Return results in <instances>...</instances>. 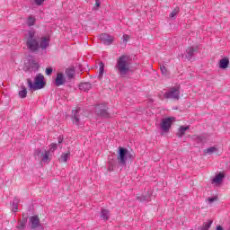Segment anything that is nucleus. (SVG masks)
Wrapping results in <instances>:
<instances>
[{
	"label": "nucleus",
	"instance_id": "4be33fe9",
	"mask_svg": "<svg viewBox=\"0 0 230 230\" xmlns=\"http://www.w3.org/2000/svg\"><path fill=\"white\" fill-rule=\"evenodd\" d=\"M212 225H213V221L208 220V222H205L203 226L199 228V230H209Z\"/></svg>",
	"mask_w": 230,
	"mask_h": 230
},
{
	"label": "nucleus",
	"instance_id": "f03ea898",
	"mask_svg": "<svg viewBox=\"0 0 230 230\" xmlns=\"http://www.w3.org/2000/svg\"><path fill=\"white\" fill-rule=\"evenodd\" d=\"M130 58H128L127 55H122L117 59L115 71L119 76L125 78V76L130 73Z\"/></svg>",
	"mask_w": 230,
	"mask_h": 230
},
{
	"label": "nucleus",
	"instance_id": "39448f33",
	"mask_svg": "<svg viewBox=\"0 0 230 230\" xmlns=\"http://www.w3.org/2000/svg\"><path fill=\"white\" fill-rule=\"evenodd\" d=\"M128 155V150L123 147L119 148V156H118V161L119 164H122L125 166L127 164V156Z\"/></svg>",
	"mask_w": 230,
	"mask_h": 230
},
{
	"label": "nucleus",
	"instance_id": "f3484780",
	"mask_svg": "<svg viewBox=\"0 0 230 230\" xmlns=\"http://www.w3.org/2000/svg\"><path fill=\"white\" fill-rule=\"evenodd\" d=\"M91 87H93L91 83H82L79 84L80 91H90Z\"/></svg>",
	"mask_w": 230,
	"mask_h": 230
},
{
	"label": "nucleus",
	"instance_id": "7ed1b4c3",
	"mask_svg": "<svg viewBox=\"0 0 230 230\" xmlns=\"http://www.w3.org/2000/svg\"><path fill=\"white\" fill-rule=\"evenodd\" d=\"M27 84L29 91H39V89L44 88V75L42 74H38L33 81L31 79H27Z\"/></svg>",
	"mask_w": 230,
	"mask_h": 230
},
{
	"label": "nucleus",
	"instance_id": "ddd939ff",
	"mask_svg": "<svg viewBox=\"0 0 230 230\" xmlns=\"http://www.w3.org/2000/svg\"><path fill=\"white\" fill-rule=\"evenodd\" d=\"M29 71H37L39 69V63L35 62L34 59H29Z\"/></svg>",
	"mask_w": 230,
	"mask_h": 230
},
{
	"label": "nucleus",
	"instance_id": "6ab92c4d",
	"mask_svg": "<svg viewBox=\"0 0 230 230\" xmlns=\"http://www.w3.org/2000/svg\"><path fill=\"white\" fill-rule=\"evenodd\" d=\"M105 71V64L103 62H101L99 64V78L102 80L103 78V73Z\"/></svg>",
	"mask_w": 230,
	"mask_h": 230
},
{
	"label": "nucleus",
	"instance_id": "b1692460",
	"mask_svg": "<svg viewBox=\"0 0 230 230\" xmlns=\"http://www.w3.org/2000/svg\"><path fill=\"white\" fill-rule=\"evenodd\" d=\"M70 153H63L59 159L60 163H67V159H69Z\"/></svg>",
	"mask_w": 230,
	"mask_h": 230
},
{
	"label": "nucleus",
	"instance_id": "a19ab883",
	"mask_svg": "<svg viewBox=\"0 0 230 230\" xmlns=\"http://www.w3.org/2000/svg\"><path fill=\"white\" fill-rule=\"evenodd\" d=\"M62 141H64V138H62V137H59V138H58V143L60 144V143H62Z\"/></svg>",
	"mask_w": 230,
	"mask_h": 230
},
{
	"label": "nucleus",
	"instance_id": "c9c22d12",
	"mask_svg": "<svg viewBox=\"0 0 230 230\" xmlns=\"http://www.w3.org/2000/svg\"><path fill=\"white\" fill-rule=\"evenodd\" d=\"M19 202H20L19 198H14L13 200V204H14V205L19 206Z\"/></svg>",
	"mask_w": 230,
	"mask_h": 230
},
{
	"label": "nucleus",
	"instance_id": "2f4dec72",
	"mask_svg": "<svg viewBox=\"0 0 230 230\" xmlns=\"http://www.w3.org/2000/svg\"><path fill=\"white\" fill-rule=\"evenodd\" d=\"M51 73H53V68H51V67L46 68V75L48 76H49L51 75Z\"/></svg>",
	"mask_w": 230,
	"mask_h": 230
},
{
	"label": "nucleus",
	"instance_id": "1a4fd4ad",
	"mask_svg": "<svg viewBox=\"0 0 230 230\" xmlns=\"http://www.w3.org/2000/svg\"><path fill=\"white\" fill-rule=\"evenodd\" d=\"M95 112L98 116L103 118H110L109 112H107V106L105 104H100L95 107Z\"/></svg>",
	"mask_w": 230,
	"mask_h": 230
},
{
	"label": "nucleus",
	"instance_id": "423d86ee",
	"mask_svg": "<svg viewBox=\"0 0 230 230\" xmlns=\"http://www.w3.org/2000/svg\"><path fill=\"white\" fill-rule=\"evenodd\" d=\"M71 119L73 125H76V127H82V125H84V122H82V119H80V110L72 111Z\"/></svg>",
	"mask_w": 230,
	"mask_h": 230
},
{
	"label": "nucleus",
	"instance_id": "f704fd0d",
	"mask_svg": "<svg viewBox=\"0 0 230 230\" xmlns=\"http://www.w3.org/2000/svg\"><path fill=\"white\" fill-rule=\"evenodd\" d=\"M215 200H217V198H208V201L209 204H213V202H215Z\"/></svg>",
	"mask_w": 230,
	"mask_h": 230
},
{
	"label": "nucleus",
	"instance_id": "9b49d317",
	"mask_svg": "<svg viewBox=\"0 0 230 230\" xmlns=\"http://www.w3.org/2000/svg\"><path fill=\"white\" fill-rule=\"evenodd\" d=\"M30 224L31 226V229H37V227L40 226V219H39L38 216H32L30 217Z\"/></svg>",
	"mask_w": 230,
	"mask_h": 230
},
{
	"label": "nucleus",
	"instance_id": "bb28decb",
	"mask_svg": "<svg viewBox=\"0 0 230 230\" xmlns=\"http://www.w3.org/2000/svg\"><path fill=\"white\" fill-rule=\"evenodd\" d=\"M27 24H28V26H34L35 25V17L29 16L27 19Z\"/></svg>",
	"mask_w": 230,
	"mask_h": 230
},
{
	"label": "nucleus",
	"instance_id": "dca6fc26",
	"mask_svg": "<svg viewBox=\"0 0 230 230\" xmlns=\"http://www.w3.org/2000/svg\"><path fill=\"white\" fill-rule=\"evenodd\" d=\"M186 130H190V126H181L177 133L178 137H182L186 134Z\"/></svg>",
	"mask_w": 230,
	"mask_h": 230
},
{
	"label": "nucleus",
	"instance_id": "0eeeda50",
	"mask_svg": "<svg viewBox=\"0 0 230 230\" xmlns=\"http://www.w3.org/2000/svg\"><path fill=\"white\" fill-rule=\"evenodd\" d=\"M99 40L104 46H111L114 42V37L107 34V33H102L99 36Z\"/></svg>",
	"mask_w": 230,
	"mask_h": 230
},
{
	"label": "nucleus",
	"instance_id": "f8f14e48",
	"mask_svg": "<svg viewBox=\"0 0 230 230\" xmlns=\"http://www.w3.org/2000/svg\"><path fill=\"white\" fill-rule=\"evenodd\" d=\"M222 181H224V174L218 173L216 177L212 180V184L216 186H220L222 184Z\"/></svg>",
	"mask_w": 230,
	"mask_h": 230
},
{
	"label": "nucleus",
	"instance_id": "6e6552de",
	"mask_svg": "<svg viewBox=\"0 0 230 230\" xmlns=\"http://www.w3.org/2000/svg\"><path fill=\"white\" fill-rule=\"evenodd\" d=\"M175 119V118L173 117H169L166 119H164L161 124V128L164 132H168V130H170L171 127H172V123L173 122V120Z\"/></svg>",
	"mask_w": 230,
	"mask_h": 230
},
{
	"label": "nucleus",
	"instance_id": "412c9836",
	"mask_svg": "<svg viewBox=\"0 0 230 230\" xmlns=\"http://www.w3.org/2000/svg\"><path fill=\"white\" fill-rule=\"evenodd\" d=\"M66 75L69 80L73 79L75 77V68H67Z\"/></svg>",
	"mask_w": 230,
	"mask_h": 230
},
{
	"label": "nucleus",
	"instance_id": "a211bd4d",
	"mask_svg": "<svg viewBox=\"0 0 230 230\" xmlns=\"http://www.w3.org/2000/svg\"><path fill=\"white\" fill-rule=\"evenodd\" d=\"M41 159L43 163H49V161H51V158H49V151H43L41 153Z\"/></svg>",
	"mask_w": 230,
	"mask_h": 230
},
{
	"label": "nucleus",
	"instance_id": "2eb2a0df",
	"mask_svg": "<svg viewBox=\"0 0 230 230\" xmlns=\"http://www.w3.org/2000/svg\"><path fill=\"white\" fill-rule=\"evenodd\" d=\"M220 69H227L229 67V59L227 58H222L219 61Z\"/></svg>",
	"mask_w": 230,
	"mask_h": 230
},
{
	"label": "nucleus",
	"instance_id": "9d476101",
	"mask_svg": "<svg viewBox=\"0 0 230 230\" xmlns=\"http://www.w3.org/2000/svg\"><path fill=\"white\" fill-rule=\"evenodd\" d=\"M56 87H60L66 84V75L63 73L58 72L54 82Z\"/></svg>",
	"mask_w": 230,
	"mask_h": 230
},
{
	"label": "nucleus",
	"instance_id": "393cba45",
	"mask_svg": "<svg viewBox=\"0 0 230 230\" xmlns=\"http://www.w3.org/2000/svg\"><path fill=\"white\" fill-rule=\"evenodd\" d=\"M179 12H180L179 7L174 8L169 15L170 19H175L176 15L179 13Z\"/></svg>",
	"mask_w": 230,
	"mask_h": 230
},
{
	"label": "nucleus",
	"instance_id": "a878e982",
	"mask_svg": "<svg viewBox=\"0 0 230 230\" xmlns=\"http://www.w3.org/2000/svg\"><path fill=\"white\" fill-rule=\"evenodd\" d=\"M28 95V91L26 90V87H22V90L19 92L20 98H26Z\"/></svg>",
	"mask_w": 230,
	"mask_h": 230
},
{
	"label": "nucleus",
	"instance_id": "5701e85b",
	"mask_svg": "<svg viewBox=\"0 0 230 230\" xmlns=\"http://www.w3.org/2000/svg\"><path fill=\"white\" fill-rule=\"evenodd\" d=\"M26 222H28L26 218H22L21 221H19L17 229L24 230L26 227Z\"/></svg>",
	"mask_w": 230,
	"mask_h": 230
},
{
	"label": "nucleus",
	"instance_id": "c756f323",
	"mask_svg": "<svg viewBox=\"0 0 230 230\" xmlns=\"http://www.w3.org/2000/svg\"><path fill=\"white\" fill-rule=\"evenodd\" d=\"M123 42H128L130 40V36L128 34H124L122 37Z\"/></svg>",
	"mask_w": 230,
	"mask_h": 230
},
{
	"label": "nucleus",
	"instance_id": "58836bf2",
	"mask_svg": "<svg viewBox=\"0 0 230 230\" xmlns=\"http://www.w3.org/2000/svg\"><path fill=\"white\" fill-rule=\"evenodd\" d=\"M193 139H199V141H200V137H199V136H193Z\"/></svg>",
	"mask_w": 230,
	"mask_h": 230
},
{
	"label": "nucleus",
	"instance_id": "aec40b11",
	"mask_svg": "<svg viewBox=\"0 0 230 230\" xmlns=\"http://www.w3.org/2000/svg\"><path fill=\"white\" fill-rule=\"evenodd\" d=\"M110 215H111V214H110L109 210H107V209H102V210L101 211V218H102V220H104V221L109 220V216H110Z\"/></svg>",
	"mask_w": 230,
	"mask_h": 230
},
{
	"label": "nucleus",
	"instance_id": "ea45409f",
	"mask_svg": "<svg viewBox=\"0 0 230 230\" xmlns=\"http://www.w3.org/2000/svg\"><path fill=\"white\" fill-rule=\"evenodd\" d=\"M217 230H224V228L221 226H217Z\"/></svg>",
	"mask_w": 230,
	"mask_h": 230
},
{
	"label": "nucleus",
	"instance_id": "e433bc0d",
	"mask_svg": "<svg viewBox=\"0 0 230 230\" xmlns=\"http://www.w3.org/2000/svg\"><path fill=\"white\" fill-rule=\"evenodd\" d=\"M137 200H140V201L146 200V198L145 196L137 197Z\"/></svg>",
	"mask_w": 230,
	"mask_h": 230
},
{
	"label": "nucleus",
	"instance_id": "cd10ccee",
	"mask_svg": "<svg viewBox=\"0 0 230 230\" xmlns=\"http://www.w3.org/2000/svg\"><path fill=\"white\" fill-rule=\"evenodd\" d=\"M204 152H205V154H213V153L217 152V147L210 146V147L205 149Z\"/></svg>",
	"mask_w": 230,
	"mask_h": 230
},
{
	"label": "nucleus",
	"instance_id": "7c9ffc66",
	"mask_svg": "<svg viewBox=\"0 0 230 230\" xmlns=\"http://www.w3.org/2000/svg\"><path fill=\"white\" fill-rule=\"evenodd\" d=\"M55 150H57V144H51L49 146V153L50 152H55Z\"/></svg>",
	"mask_w": 230,
	"mask_h": 230
},
{
	"label": "nucleus",
	"instance_id": "c85d7f7f",
	"mask_svg": "<svg viewBox=\"0 0 230 230\" xmlns=\"http://www.w3.org/2000/svg\"><path fill=\"white\" fill-rule=\"evenodd\" d=\"M160 69H161L162 75H164V76L168 75V69L166 68V66H164V65H162L160 66Z\"/></svg>",
	"mask_w": 230,
	"mask_h": 230
},
{
	"label": "nucleus",
	"instance_id": "4468645a",
	"mask_svg": "<svg viewBox=\"0 0 230 230\" xmlns=\"http://www.w3.org/2000/svg\"><path fill=\"white\" fill-rule=\"evenodd\" d=\"M195 51H197V49L193 48V47H189L186 49V58H188V60H191V58H193V54L195 53Z\"/></svg>",
	"mask_w": 230,
	"mask_h": 230
},
{
	"label": "nucleus",
	"instance_id": "20e7f679",
	"mask_svg": "<svg viewBox=\"0 0 230 230\" xmlns=\"http://www.w3.org/2000/svg\"><path fill=\"white\" fill-rule=\"evenodd\" d=\"M164 98H166V100H173V101L180 100L181 86L180 85L172 86L164 93Z\"/></svg>",
	"mask_w": 230,
	"mask_h": 230
},
{
	"label": "nucleus",
	"instance_id": "473e14b6",
	"mask_svg": "<svg viewBox=\"0 0 230 230\" xmlns=\"http://www.w3.org/2000/svg\"><path fill=\"white\" fill-rule=\"evenodd\" d=\"M12 209L13 213H17V210L19 209L18 205L13 204Z\"/></svg>",
	"mask_w": 230,
	"mask_h": 230
},
{
	"label": "nucleus",
	"instance_id": "f257e3e1",
	"mask_svg": "<svg viewBox=\"0 0 230 230\" xmlns=\"http://www.w3.org/2000/svg\"><path fill=\"white\" fill-rule=\"evenodd\" d=\"M25 42L27 49L31 53H37L39 49H48L49 48V38L41 37L40 39H37L33 31H27V34H25Z\"/></svg>",
	"mask_w": 230,
	"mask_h": 230
},
{
	"label": "nucleus",
	"instance_id": "72a5a7b5",
	"mask_svg": "<svg viewBox=\"0 0 230 230\" xmlns=\"http://www.w3.org/2000/svg\"><path fill=\"white\" fill-rule=\"evenodd\" d=\"M34 1L38 6H41L42 3H44V0H34Z\"/></svg>",
	"mask_w": 230,
	"mask_h": 230
},
{
	"label": "nucleus",
	"instance_id": "4c0bfd02",
	"mask_svg": "<svg viewBox=\"0 0 230 230\" xmlns=\"http://www.w3.org/2000/svg\"><path fill=\"white\" fill-rule=\"evenodd\" d=\"M95 4L97 7L100 6V4H101L100 0H95Z\"/></svg>",
	"mask_w": 230,
	"mask_h": 230
}]
</instances>
